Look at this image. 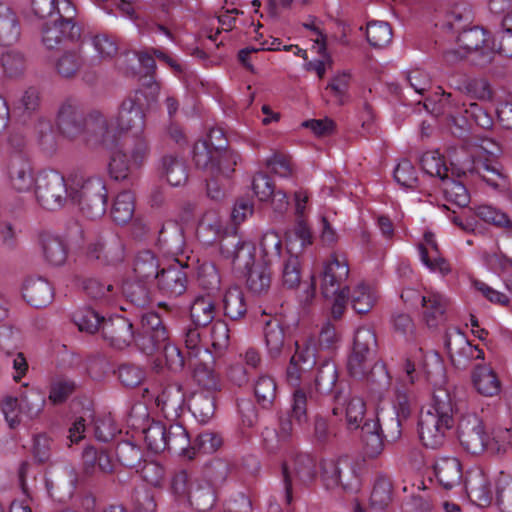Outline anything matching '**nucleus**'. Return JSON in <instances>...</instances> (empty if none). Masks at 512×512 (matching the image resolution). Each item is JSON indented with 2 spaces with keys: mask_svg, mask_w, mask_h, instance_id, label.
<instances>
[{
  "mask_svg": "<svg viewBox=\"0 0 512 512\" xmlns=\"http://www.w3.org/2000/svg\"><path fill=\"white\" fill-rule=\"evenodd\" d=\"M134 199L131 193H120L112 206L111 218L114 224H129L134 216Z\"/></svg>",
  "mask_w": 512,
  "mask_h": 512,
  "instance_id": "nucleus-45",
  "label": "nucleus"
},
{
  "mask_svg": "<svg viewBox=\"0 0 512 512\" xmlns=\"http://www.w3.org/2000/svg\"><path fill=\"white\" fill-rule=\"evenodd\" d=\"M75 388L74 381L66 377H56L50 383L48 399L52 404L63 403L74 392Z\"/></svg>",
  "mask_w": 512,
  "mask_h": 512,
  "instance_id": "nucleus-56",
  "label": "nucleus"
},
{
  "mask_svg": "<svg viewBox=\"0 0 512 512\" xmlns=\"http://www.w3.org/2000/svg\"><path fill=\"white\" fill-rule=\"evenodd\" d=\"M442 182L447 200L457 204L460 210L463 211L470 199L466 186L460 180L450 178L449 174H444Z\"/></svg>",
  "mask_w": 512,
  "mask_h": 512,
  "instance_id": "nucleus-49",
  "label": "nucleus"
},
{
  "mask_svg": "<svg viewBox=\"0 0 512 512\" xmlns=\"http://www.w3.org/2000/svg\"><path fill=\"white\" fill-rule=\"evenodd\" d=\"M469 173L478 174L488 185L495 190L505 191L509 188L508 177L497 167L493 166L488 160L478 161L471 166Z\"/></svg>",
  "mask_w": 512,
  "mask_h": 512,
  "instance_id": "nucleus-40",
  "label": "nucleus"
},
{
  "mask_svg": "<svg viewBox=\"0 0 512 512\" xmlns=\"http://www.w3.org/2000/svg\"><path fill=\"white\" fill-rule=\"evenodd\" d=\"M494 495L501 512H512V475L501 472L495 478Z\"/></svg>",
  "mask_w": 512,
  "mask_h": 512,
  "instance_id": "nucleus-46",
  "label": "nucleus"
},
{
  "mask_svg": "<svg viewBox=\"0 0 512 512\" xmlns=\"http://www.w3.org/2000/svg\"><path fill=\"white\" fill-rule=\"evenodd\" d=\"M73 320L80 331H85L87 333H94L99 328L102 329V323L103 321H106L96 311L90 308H84L75 312Z\"/></svg>",
  "mask_w": 512,
  "mask_h": 512,
  "instance_id": "nucleus-57",
  "label": "nucleus"
},
{
  "mask_svg": "<svg viewBox=\"0 0 512 512\" xmlns=\"http://www.w3.org/2000/svg\"><path fill=\"white\" fill-rule=\"evenodd\" d=\"M70 197L87 221L99 220L106 211L107 189L100 177L75 178Z\"/></svg>",
  "mask_w": 512,
  "mask_h": 512,
  "instance_id": "nucleus-4",
  "label": "nucleus"
},
{
  "mask_svg": "<svg viewBox=\"0 0 512 512\" xmlns=\"http://www.w3.org/2000/svg\"><path fill=\"white\" fill-rule=\"evenodd\" d=\"M264 340L268 356L270 358L280 357L285 348V333L277 318H270L266 321Z\"/></svg>",
  "mask_w": 512,
  "mask_h": 512,
  "instance_id": "nucleus-36",
  "label": "nucleus"
},
{
  "mask_svg": "<svg viewBox=\"0 0 512 512\" xmlns=\"http://www.w3.org/2000/svg\"><path fill=\"white\" fill-rule=\"evenodd\" d=\"M337 377L336 365L330 360H325L318 367L315 376L316 392L319 394H325L331 391L337 381Z\"/></svg>",
  "mask_w": 512,
  "mask_h": 512,
  "instance_id": "nucleus-53",
  "label": "nucleus"
},
{
  "mask_svg": "<svg viewBox=\"0 0 512 512\" xmlns=\"http://www.w3.org/2000/svg\"><path fill=\"white\" fill-rule=\"evenodd\" d=\"M188 365L193 370L194 378L199 385L208 389H216L218 377L209 366L212 359L210 352L201 345L200 332L197 328H188L184 335Z\"/></svg>",
  "mask_w": 512,
  "mask_h": 512,
  "instance_id": "nucleus-8",
  "label": "nucleus"
},
{
  "mask_svg": "<svg viewBox=\"0 0 512 512\" xmlns=\"http://www.w3.org/2000/svg\"><path fill=\"white\" fill-rule=\"evenodd\" d=\"M134 168L133 161L129 162L128 154L123 149H119L111 155L108 171L112 179L116 181L128 180Z\"/></svg>",
  "mask_w": 512,
  "mask_h": 512,
  "instance_id": "nucleus-47",
  "label": "nucleus"
},
{
  "mask_svg": "<svg viewBox=\"0 0 512 512\" xmlns=\"http://www.w3.org/2000/svg\"><path fill=\"white\" fill-rule=\"evenodd\" d=\"M348 371L355 378H362L371 371V376L379 375L381 377V385L386 387L390 383V377L386 367L382 363L372 366V354L362 353L352 350L347 363Z\"/></svg>",
  "mask_w": 512,
  "mask_h": 512,
  "instance_id": "nucleus-23",
  "label": "nucleus"
},
{
  "mask_svg": "<svg viewBox=\"0 0 512 512\" xmlns=\"http://www.w3.org/2000/svg\"><path fill=\"white\" fill-rule=\"evenodd\" d=\"M472 382L477 392L484 396L492 397L500 392V381L489 366L478 365L473 371Z\"/></svg>",
  "mask_w": 512,
  "mask_h": 512,
  "instance_id": "nucleus-35",
  "label": "nucleus"
},
{
  "mask_svg": "<svg viewBox=\"0 0 512 512\" xmlns=\"http://www.w3.org/2000/svg\"><path fill=\"white\" fill-rule=\"evenodd\" d=\"M282 477L285 490V502L291 504L293 488L308 485L316 477L315 460L308 454H296L288 457L282 464Z\"/></svg>",
  "mask_w": 512,
  "mask_h": 512,
  "instance_id": "nucleus-10",
  "label": "nucleus"
},
{
  "mask_svg": "<svg viewBox=\"0 0 512 512\" xmlns=\"http://www.w3.org/2000/svg\"><path fill=\"white\" fill-rule=\"evenodd\" d=\"M276 382L266 374H261L255 380L254 394L258 404L265 409L270 408L276 398Z\"/></svg>",
  "mask_w": 512,
  "mask_h": 512,
  "instance_id": "nucleus-44",
  "label": "nucleus"
},
{
  "mask_svg": "<svg viewBox=\"0 0 512 512\" xmlns=\"http://www.w3.org/2000/svg\"><path fill=\"white\" fill-rule=\"evenodd\" d=\"M56 125L64 138L77 141L89 149H111L117 145L106 116L99 110L85 113L79 102L72 97L60 103Z\"/></svg>",
  "mask_w": 512,
  "mask_h": 512,
  "instance_id": "nucleus-1",
  "label": "nucleus"
},
{
  "mask_svg": "<svg viewBox=\"0 0 512 512\" xmlns=\"http://www.w3.org/2000/svg\"><path fill=\"white\" fill-rule=\"evenodd\" d=\"M40 107V92L35 87H29L14 105V110L21 116H31Z\"/></svg>",
  "mask_w": 512,
  "mask_h": 512,
  "instance_id": "nucleus-61",
  "label": "nucleus"
},
{
  "mask_svg": "<svg viewBox=\"0 0 512 512\" xmlns=\"http://www.w3.org/2000/svg\"><path fill=\"white\" fill-rule=\"evenodd\" d=\"M316 363V350L311 344L298 346L290 359L287 369V381L290 385L298 387L301 379Z\"/></svg>",
  "mask_w": 512,
  "mask_h": 512,
  "instance_id": "nucleus-24",
  "label": "nucleus"
},
{
  "mask_svg": "<svg viewBox=\"0 0 512 512\" xmlns=\"http://www.w3.org/2000/svg\"><path fill=\"white\" fill-rule=\"evenodd\" d=\"M286 243L293 253L300 252L306 245L312 243V233L309 226H290L286 231Z\"/></svg>",
  "mask_w": 512,
  "mask_h": 512,
  "instance_id": "nucleus-55",
  "label": "nucleus"
},
{
  "mask_svg": "<svg viewBox=\"0 0 512 512\" xmlns=\"http://www.w3.org/2000/svg\"><path fill=\"white\" fill-rule=\"evenodd\" d=\"M203 390L195 392L189 400V409L196 419L201 423L208 422L215 412L214 393L220 388L218 383L216 389H208L200 385Z\"/></svg>",
  "mask_w": 512,
  "mask_h": 512,
  "instance_id": "nucleus-30",
  "label": "nucleus"
},
{
  "mask_svg": "<svg viewBox=\"0 0 512 512\" xmlns=\"http://www.w3.org/2000/svg\"><path fill=\"white\" fill-rule=\"evenodd\" d=\"M35 193L38 202L49 210L64 205L68 196V188L64 177L57 171L48 170L39 173L35 179Z\"/></svg>",
  "mask_w": 512,
  "mask_h": 512,
  "instance_id": "nucleus-13",
  "label": "nucleus"
},
{
  "mask_svg": "<svg viewBox=\"0 0 512 512\" xmlns=\"http://www.w3.org/2000/svg\"><path fill=\"white\" fill-rule=\"evenodd\" d=\"M239 155L232 150H226L221 153L213 154L211 163L206 167H199L206 170L211 176H223L229 178L235 171V166L238 163Z\"/></svg>",
  "mask_w": 512,
  "mask_h": 512,
  "instance_id": "nucleus-41",
  "label": "nucleus"
},
{
  "mask_svg": "<svg viewBox=\"0 0 512 512\" xmlns=\"http://www.w3.org/2000/svg\"><path fill=\"white\" fill-rule=\"evenodd\" d=\"M8 173L13 187L19 192L29 190L34 182L27 154H12L8 162Z\"/></svg>",
  "mask_w": 512,
  "mask_h": 512,
  "instance_id": "nucleus-27",
  "label": "nucleus"
},
{
  "mask_svg": "<svg viewBox=\"0 0 512 512\" xmlns=\"http://www.w3.org/2000/svg\"><path fill=\"white\" fill-rule=\"evenodd\" d=\"M345 417L350 430L358 429L364 419L366 404L362 397L349 395L344 402Z\"/></svg>",
  "mask_w": 512,
  "mask_h": 512,
  "instance_id": "nucleus-52",
  "label": "nucleus"
},
{
  "mask_svg": "<svg viewBox=\"0 0 512 512\" xmlns=\"http://www.w3.org/2000/svg\"><path fill=\"white\" fill-rule=\"evenodd\" d=\"M143 97L144 92L136 90L122 101L117 116V123L121 130L136 133L143 132L145 127V114L142 107Z\"/></svg>",
  "mask_w": 512,
  "mask_h": 512,
  "instance_id": "nucleus-17",
  "label": "nucleus"
},
{
  "mask_svg": "<svg viewBox=\"0 0 512 512\" xmlns=\"http://www.w3.org/2000/svg\"><path fill=\"white\" fill-rule=\"evenodd\" d=\"M218 228L220 234L223 228L224 235L220 240L221 249L231 254L233 263L238 269H246V285L248 290L255 295L268 292L271 285V272L265 263H254L255 246L249 241H240L237 235V226H208Z\"/></svg>",
  "mask_w": 512,
  "mask_h": 512,
  "instance_id": "nucleus-2",
  "label": "nucleus"
},
{
  "mask_svg": "<svg viewBox=\"0 0 512 512\" xmlns=\"http://www.w3.org/2000/svg\"><path fill=\"white\" fill-rule=\"evenodd\" d=\"M445 347L451 360L458 365L462 364L461 359H483L484 352L477 346H473L465 334L457 328H451L446 332Z\"/></svg>",
  "mask_w": 512,
  "mask_h": 512,
  "instance_id": "nucleus-21",
  "label": "nucleus"
},
{
  "mask_svg": "<svg viewBox=\"0 0 512 512\" xmlns=\"http://www.w3.org/2000/svg\"><path fill=\"white\" fill-rule=\"evenodd\" d=\"M101 332L105 341L120 350L129 347L135 338L132 323L122 316L103 321Z\"/></svg>",
  "mask_w": 512,
  "mask_h": 512,
  "instance_id": "nucleus-20",
  "label": "nucleus"
},
{
  "mask_svg": "<svg viewBox=\"0 0 512 512\" xmlns=\"http://www.w3.org/2000/svg\"><path fill=\"white\" fill-rule=\"evenodd\" d=\"M458 440L468 453L479 455L485 451L486 433L482 419L476 413L461 415L457 425Z\"/></svg>",
  "mask_w": 512,
  "mask_h": 512,
  "instance_id": "nucleus-15",
  "label": "nucleus"
},
{
  "mask_svg": "<svg viewBox=\"0 0 512 512\" xmlns=\"http://www.w3.org/2000/svg\"><path fill=\"white\" fill-rule=\"evenodd\" d=\"M143 280L137 281H126L123 284V293L126 298L133 304L139 307H144L150 302V295L146 285L142 282Z\"/></svg>",
  "mask_w": 512,
  "mask_h": 512,
  "instance_id": "nucleus-59",
  "label": "nucleus"
},
{
  "mask_svg": "<svg viewBox=\"0 0 512 512\" xmlns=\"http://www.w3.org/2000/svg\"><path fill=\"white\" fill-rule=\"evenodd\" d=\"M454 426V409L446 389L434 391L432 401L424 407L418 419V435L427 448L441 447Z\"/></svg>",
  "mask_w": 512,
  "mask_h": 512,
  "instance_id": "nucleus-3",
  "label": "nucleus"
},
{
  "mask_svg": "<svg viewBox=\"0 0 512 512\" xmlns=\"http://www.w3.org/2000/svg\"><path fill=\"white\" fill-rule=\"evenodd\" d=\"M435 476L444 489H452L462 483L463 471L455 457L439 458L434 466Z\"/></svg>",
  "mask_w": 512,
  "mask_h": 512,
  "instance_id": "nucleus-29",
  "label": "nucleus"
},
{
  "mask_svg": "<svg viewBox=\"0 0 512 512\" xmlns=\"http://www.w3.org/2000/svg\"><path fill=\"white\" fill-rule=\"evenodd\" d=\"M123 150L130 155L135 168H140L150 154L148 140L142 133L136 132L124 137Z\"/></svg>",
  "mask_w": 512,
  "mask_h": 512,
  "instance_id": "nucleus-39",
  "label": "nucleus"
},
{
  "mask_svg": "<svg viewBox=\"0 0 512 512\" xmlns=\"http://www.w3.org/2000/svg\"><path fill=\"white\" fill-rule=\"evenodd\" d=\"M156 356V368H162V359L165 362V366L172 372L181 371L184 366V357L179 348L171 344L168 340Z\"/></svg>",
  "mask_w": 512,
  "mask_h": 512,
  "instance_id": "nucleus-50",
  "label": "nucleus"
},
{
  "mask_svg": "<svg viewBox=\"0 0 512 512\" xmlns=\"http://www.w3.org/2000/svg\"><path fill=\"white\" fill-rule=\"evenodd\" d=\"M112 471L113 464L109 454L105 450H97L94 446L87 445L81 456L80 478L75 476L73 468L68 471L70 485L74 488L80 479L94 476L98 472L106 474Z\"/></svg>",
  "mask_w": 512,
  "mask_h": 512,
  "instance_id": "nucleus-16",
  "label": "nucleus"
},
{
  "mask_svg": "<svg viewBox=\"0 0 512 512\" xmlns=\"http://www.w3.org/2000/svg\"><path fill=\"white\" fill-rule=\"evenodd\" d=\"M215 313V304L209 295L196 297L190 307L191 319L199 326H206L211 323Z\"/></svg>",
  "mask_w": 512,
  "mask_h": 512,
  "instance_id": "nucleus-42",
  "label": "nucleus"
},
{
  "mask_svg": "<svg viewBox=\"0 0 512 512\" xmlns=\"http://www.w3.org/2000/svg\"><path fill=\"white\" fill-rule=\"evenodd\" d=\"M421 262L433 272H439L442 275H447L450 272V266L447 261L438 255L429 256V249L438 253V247L435 236L431 232L424 233V243L419 246Z\"/></svg>",
  "mask_w": 512,
  "mask_h": 512,
  "instance_id": "nucleus-34",
  "label": "nucleus"
},
{
  "mask_svg": "<svg viewBox=\"0 0 512 512\" xmlns=\"http://www.w3.org/2000/svg\"><path fill=\"white\" fill-rule=\"evenodd\" d=\"M422 319L428 328L434 329L444 323L448 298L437 291H427L421 296Z\"/></svg>",
  "mask_w": 512,
  "mask_h": 512,
  "instance_id": "nucleus-22",
  "label": "nucleus"
},
{
  "mask_svg": "<svg viewBox=\"0 0 512 512\" xmlns=\"http://www.w3.org/2000/svg\"><path fill=\"white\" fill-rule=\"evenodd\" d=\"M133 270L140 280L156 279L160 273L158 260L150 250H144L137 254Z\"/></svg>",
  "mask_w": 512,
  "mask_h": 512,
  "instance_id": "nucleus-43",
  "label": "nucleus"
},
{
  "mask_svg": "<svg viewBox=\"0 0 512 512\" xmlns=\"http://www.w3.org/2000/svg\"><path fill=\"white\" fill-rule=\"evenodd\" d=\"M82 66V57L74 51L65 52L56 62L57 73L63 78H73Z\"/></svg>",
  "mask_w": 512,
  "mask_h": 512,
  "instance_id": "nucleus-58",
  "label": "nucleus"
},
{
  "mask_svg": "<svg viewBox=\"0 0 512 512\" xmlns=\"http://www.w3.org/2000/svg\"><path fill=\"white\" fill-rule=\"evenodd\" d=\"M23 296L30 305L41 308L52 301L54 292L46 279L41 277L29 278L24 284Z\"/></svg>",
  "mask_w": 512,
  "mask_h": 512,
  "instance_id": "nucleus-32",
  "label": "nucleus"
},
{
  "mask_svg": "<svg viewBox=\"0 0 512 512\" xmlns=\"http://www.w3.org/2000/svg\"><path fill=\"white\" fill-rule=\"evenodd\" d=\"M142 438L147 449L153 453L170 450L176 454H186L190 439L186 429L180 424L167 428L162 422L151 421L142 429Z\"/></svg>",
  "mask_w": 512,
  "mask_h": 512,
  "instance_id": "nucleus-5",
  "label": "nucleus"
},
{
  "mask_svg": "<svg viewBox=\"0 0 512 512\" xmlns=\"http://www.w3.org/2000/svg\"><path fill=\"white\" fill-rule=\"evenodd\" d=\"M21 333L11 326H0V351L5 355H14L20 348Z\"/></svg>",
  "mask_w": 512,
  "mask_h": 512,
  "instance_id": "nucleus-63",
  "label": "nucleus"
},
{
  "mask_svg": "<svg viewBox=\"0 0 512 512\" xmlns=\"http://www.w3.org/2000/svg\"><path fill=\"white\" fill-rule=\"evenodd\" d=\"M116 454L120 463L129 468H136L142 460L141 449L128 441L117 445Z\"/></svg>",
  "mask_w": 512,
  "mask_h": 512,
  "instance_id": "nucleus-62",
  "label": "nucleus"
},
{
  "mask_svg": "<svg viewBox=\"0 0 512 512\" xmlns=\"http://www.w3.org/2000/svg\"><path fill=\"white\" fill-rule=\"evenodd\" d=\"M157 405L167 415H178L185 403L182 386L174 383L167 386L156 398Z\"/></svg>",
  "mask_w": 512,
  "mask_h": 512,
  "instance_id": "nucleus-38",
  "label": "nucleus"
},
{
  "mask_svg": "<svg viewBox=\"0 0 512 512\" xmlns=\"http://www.w3.org/2000/svg\"><path fill=\"white\" fill-rule=\"evenodd\" d=\"M485 451L490 454H503L512 449V427L497 428L492 432V437L485 440Z\"/></svg>",
  "mask_w": 512,
  "mask_h": 512,
  "instance_id": "nucleus-54",
  "label": "nucleus"
},
{
  "mask_svg": "<svg viewBox=\"0 0 512 512\" xmlns=\"http://www.w3.org/2000/svg\"><path fill=\"white\" fill-rule=\"evenodd\" d=\"M21 391L19 398L7 396L2 400L1 410L11 428L24 419L37 418L43 411L46 398L44 392L38 387H28Z\"/></svg>",
  "mask_w": 512,
  "mask_h": 512,
  "instance_id": "nucleus-7",
  "label": "nucleus"
},
{
  "mask_svg": "<svg viewBox=\"0 0 512 512\" xmlns=\"http://www.w3.org/2000/svg\"><path fill=\"white\" fill-rule=\"evenodd\" d=\"M364 453L367 457L376 458L384 450V432L379 418L367 420L362 426Z\"/></svg>",
  "mask_w": 512,
  "mask_h": 512,
  "instance_id": "nucleus-31",
  "label": "nucleus"
},
{
  "mask_svg": "<svg viewBox=\"0 0 512 512\" xmlns=\"http://www.w3.org/2000/svg\"><path fill=\"white\" fill-rule=\"evenodd\" d=\"M350 268L346 256L339 252H332L323 261L319 273L320 289L325 298H330L342 290V285L349 277Z\"/></svg>",
  "mask_w": 512,
  "mask_h": 512,
  "instance_id": "nucleus-14",
  "label": "nucleus"
},
{
  "mask_svg": "<svg viewBox=\"0 0 512 512\" xmlns=\"http://www.w3.org/2000/svg\"><path fill=\"white\" fill-rule=\"evenodd\" d=\"M40 245L46 261L53 266H61L67 259V248L64 241L50 230L40 234Z\"/></svg>",
  "mask_w": 512,
  "mask_h": 512,
  "instance_id": "nucleus-33",
  "label": "nucleus"
},
{
  "mask_svg": "<svg viewBox=\"0 0 512 512\" xmlns=\"http://www.w3.org/2000/svg\"><path fill=\"white\" fill-rule=\"evenodd\" d=\"M465 488L471 501L479 506L491 503L495 494V479L479 467L471 468L465 478Z\"/></svg>",
  "mask_w": 512,
  "mask_h": 512,
  "instance_id": "nucleus-18",
  "label": "nucleus"
},
{
  "mask_svg": "<svg viewBox=\"0 0 512 512\" xmlns=\"http://www.w3.org/2000/svg\"><path fill=\"white\" fill-rule=\"evenodd\" d=\"M405 372L408 381L415 382V373H422L435 390L443 389L445 384V367L442 358L435 351H424L422 348H415L410 352L405 363Z\"/></svg>",
  "mask_w": 512,
  "mask_h": 512,
  "instance_id": "nucleus-9",
  "label": "nucleus"
},
{
  "mask_svg": "<svg viewBox=\"0 0 512 512\" xmlns=\"http://www.w3.org/2000/svg\"><path fill=\"white\" fill-rule=\"evenodd\" d=\"M420 166L430 176H437L442 181L444 174H448V167L438 152H425L420 157Z\"/></svg>",
  "mask_w": 512,
  "mask_h": 512,
  "instance_id": "nucleus-60",
  "label": "nucleus"
},
{
  "mask_svg": "<svg viewBox=\"0 0 512 512\" xmlns=\"http://www.w3.org/2000/svg\"><path fill=\"white\" fill-rule=\"evenodd\" d=\"M161 176L174 187L183 186L189 178L186 162L175 154H165L161 157L158 167Z\"/></svg>",
  "mask_w": 512,
  "mask_h": 512,
  "instance_id": "nucleus-28",
  "label": "nucleus"
},
{
  "mask_svg": "<svg viewBox=\"0 0 512 512\" xmlns=\"http://www.w3.org/2000/svg\"><path fill=\"white\" fill-rule=\"evenodd\" d=\"M457 43L459 50L450 49L443 54L445 61L449 64L462 60L470 53L478 54L480 65H486L493 59L495 43L490 44L487 31L481 27L462 29L457 36Z\"/></svg>",
  "mask_w": 512,
  "mask_h": 512,
  "instance_id": "nucleus-6",
  "label": "nucleus"
},
{
  "mask_svg": "<svg viewBox=\"0 0 512 512\" xmlns=\"http://www.w3.org/2000/svg\"><path fill=\"white\" fill-rule=\"evenodd\" d=\"M230 150L228 140L221 128L210 129L205 140L197 141L193 147V160L197 167H206L211 163L213 154Z\"/></svg>",
  "mask_w": 512,
  "mask_h": 512,
  "instance_id": "nucleus-19",
  "label": "nucleus"
},
{
  "mask_svg": "<svg viewBox=\"0 0 512 512\" xmlns=\"http://www.w3.org/2000/svg\"><path fill=\"white\" fill-rule=\"evenodd\" d=\"M349 287L348 299L352 308L358 314L370 312L380 298L378 288L369 282L359 281Z\"/></svg>",
  "mask_w": 512,
  "mask_h": 512,
  "instance_id": "nucleus-25",
  "label": "nucleus"
},
{
  "mask_svg": "<svg viewBox=\"0 0 512 512\" xmlns=\"http://www.w3.org/2000/svg\"><path fill=\"white\" fill-rule=\"evenodd\" d=\"M168 340V332L158 314L148 312L142 315L134 345L147 356H154L162 349Z\"/></svg>",
  "mask_w": 512,
  "mask_h": 512,
  "instance_id": "nucleus-11",
  "label": "nucleus"
},
{
  "mask_svg": "<svg viewBox=\"0 0 512 512\" xmlns=\"http://www.w3.org/2000/svg\"><path fill=\"white\" fill-rule=\"evenodd\" d=\"M391 501V485L385 479L378 480L371 492L370 505L375 510L385 509Z\"/></svg>",
  "mask_w": 512,
  "mask_h": 512,
  "instance_id": "nucleus-64",
  "label": "nucleus"
},
{
  "mask_svg": "<svg viewBox=\"0 0 512 512\" xmlns=\"http://www.w3.org/2000/svg\"><path fill=\"white\" fill-rule=\"evenodd\" d=\"M393 32L389 23L384 21H371L366 27L368 43L375 48H382L392 41Z\"/></svg>",
  "mask_w": 512,
  "mask_h": 512,
  "instance_id": "nucleus-48",
  "label": "nucleus"
},
{
  "mask_svg": "<svg viewBox=\"0 0 512 512\" xmlns=\"http://www.w3.org/2000/svg\"><path fill=\"white\" fill-rule=\"evenodd\" d=\"M20 37V24L9 6L0 3V45L10 46Z\"/></svg>",
  "mask_w": 512,
  "mask_h": 512,
  "instance_id": "nucleus-37",
  "label": "nucleus"
},
{
  "mask_svg": "<svg viewBox=\"0 0 512 512\" xmlns=\"http://www.w3.org/2000/svg\"><path fill=\"white\" fill-rule=\"evenodd\" d=\"M223 308L226 316L238 319L246 312L244 294L239 287L229 288L223 298Z\"/></svg>",
  "mask_w": 512,
  "mask_h": 512,
  "instance_id": "nucleus-51",
  "label": "nucleus"
},
{
  "mask_svg": "<svg viewBox=\"0 0 512 512\" xmlns=\"http://www.w3.org/2000/svg\"><path fill=\"white\" fill-rule=\"evenodd\" d=\"M320 475L327 489H352L359 481L356 465L348 457L324 459L320 463Z\"/></svg>",
  "mask_w": 512,
  "mask_h": 512,
  "instance_id": "nucleus-12",
  "label": "nucleus"
},
{
  "mask_svg": "<svg viewBox=\"0 0 512 512\" xmlns=\"http://www.w3.org/2000/svg\"><path fill=\"white\" fill-rule=\"evenodd\" d=\"M156 280L159 291L168 297L180 296L187 289L186 273L177 265L162 269Z\"/></svg>",
  "mask_w": 512,
  "mask_h": 512,
  "instance_id": "nucleus-26",
  "label": "nucleus"
}]
</instances>
